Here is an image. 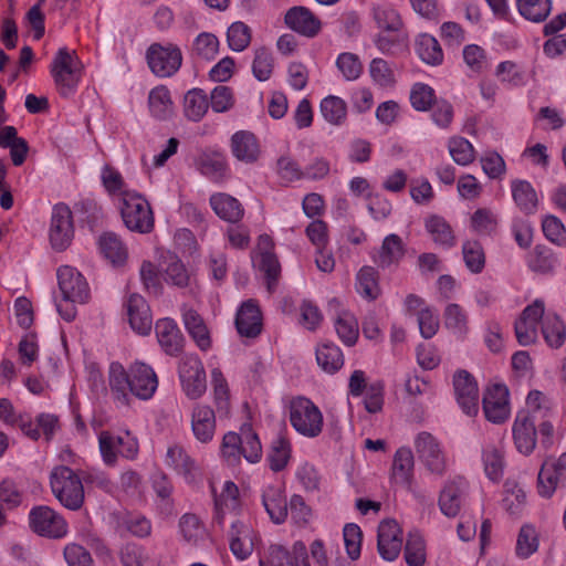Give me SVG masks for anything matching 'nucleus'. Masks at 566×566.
Segmentation results:
<instances>
[{
    "label": "nucleus",
    "instance_id": "f257e3e1",
    "mask_svg": "<svg viewBox=\"0 0 566 566\" xmlns=\"http://www.w3.org/2000/svg\"><path fill=\"white\" fill-rule=\"evenodd\" d=\"M108 385L114 401L118 406H127L129 394L142 400L150 399L158 387V378L147 364L135 361L125 370L120 363L113 361L108 369Z\"/></svg>",
    "mask_w": 566,
    "mask_h": 566
},
{
    "label": "nucleus",
    "instance_id": "f03ea898",
    "mask_svg": "<svg viewBox=\"0 0 566 566\" xmlns=\"http://www.w3.org/2000/svg\"><path fill=\"white\" fill-rule=\"evenodd\" d=\"M50 486L55 499L67 510L78 511L85 500L81 476L67 465H56L50 473Z\"/></svg>",
    "mask_w": 566,
    "mask_h": 566
},
{
    "label": "nucleus",
    "instance_id": "7ed1b4c3",
    "mask_svg": "<svg viewBox=\"0 0 566 566\" xmlns=\"http://www.w3.org/2000/svg\"><path fill=\"white\" fill-rule=\"evenodd\" d=\"M50 72L62 97L69 98L76 93L83 75V65L74 51L71 52L67 48L59 49L52 59Z\"/></svg>",
    "mask_w": 566,
    "mask_h": 566
},
{
    "label": "nucleus",
    "instance_id": "20e7f679",
    "mask_svg": "<svg viewBox=\"0 0 566 566\" xmlns=\"http://www.w3.org/2000/svg\"><path fill=\"white\" fill-rule=\"evenodd\" d=\"M120 216L124 224L138 233H149L154 229V214L149 202L135 191H123Z\"/></svg>",
    "mask_w": 566,
    "mask_h": 566
},
{
    "label": "nucleus",
    "instance_id": "39448f33",
    "mask_svg": "<svg viewBox=\"0 0 566 566\" xmlns=\"http://www.w3.org/2000/svg\"><path fill=\"white\" fill-rule=\"evenodd\" d=\"M290 422L300 434L316 438L323 430V413L308 398L296 397L290 403Z\"/></svg>",
    "mask_w": 566,
    "mask_h": 566
},
{
    "label": "nucleus",
    "instance_id": "423d86ee",
    "mask_svg": "<svg viewBox=\"0 0 566 566\" xmlns=\"http://www.w3.org/2000/svg\"><path fill=\"white\" fill-rule=\"evenodd\" d=\"M146 61L157 77H171L182 64V52L175 43H153L146 51Z\"/></svg>",
    "mask_w": 566,
    "mask_h": 566
},
{
    "label": "nucleus",
    "instance_id": "0eeeda50",
    "mask_svg": "<svg viewBox=\"0 0 566 566\" xmlns=\"http://www.w3.org/2000/svg\"><path fill=\"white\" fill-rule=\"evenodd\" d=\"M413 443L418 460L426 470L442 478L448 470V459L440 441L430 432L422 431L416 436Z\"/></svg>",
    "mask_w": 566,
    "mask_h": 566
},
{
    "label": "nucleus",
    "instance_id": "6e6552de",
    "mask_svg": "<svg viewBox=\"0 0 566 566\" xmlns=\"http://www.w3.org/2000/svg\"><path fill=\"white\" fill-rule=\"evenodd\" d=\"M184 392L189 399H199L207 389L206 370L197 355H185L178 366Z\"/></svg>",
    "mask_w": 566,
    "mask_h": 566
},
{
    "label": "nucleus",
    "instance_id": "1a4fd4ad",
    "mask_svg": "<svg viewBox=\"0 0 566 566\" xmlns=\"http://www.w3.org/2000/svg\"><path fill=\"white\" fill-rule=\"evenodd\" d=\"M30 528L48 538H62L69 532L64 517L46 505L34 506L29 513Z\"/></svg>",
    "mask_w": 566,
    "mask_h": 566
},
{
    "label": "nucleus",
    "instance_id": "9d476101",
    "mask_svg": "<svg viewBox=\"0 0 566 566\" xmlns=\"http://www.w3.org/2000/svg\"><path fill=\"white\" fill-rule=\"evenodd\" d=\"M74 237L73 216L65 203H57L52 209L49 240L55 251H64Z\"/></svg>",
    "mask_w": 566,
    "mask_h": 566
},
{
    "label": "nucleus",
    "instance_id": "9b49d317",
    "mask_svg": "<svg viewBox=\"0 0 566 566\" xmlns=\"http://www.w3.org/2000/svg\"><path fill=\"white\" fill-rule=\"evenodd\" d=\"M557 489H566V452L559 458L546 459L537 475V491L551 497Z\"/></svg>",
    "mask_w": 566,
    "mask_h": 566
},
{
    "label": "nucleus",
    "instance_id": "f8f14e48",
    "mask_svg": "<svg viewBox=\"0 0 566 566\" xmlns=\"http://www.w3.org/2000/svg\"><path fill=\"white\" fill-rule=\"evenodd\" d=\"M274 242L268 234H261L258 239L253 262L264 273L269 292H273L281 274V264L274 253Z\"/></svg>",
    "mask_w": 566,
    "mask_h": 566
},
{
    "label": "nucleus",
    "instance_id": "ddd939ff",
    "mask_svg": "<svg viewBox=\"0 0 566 566\" xmlns=\"http://www.w3.org/2000/svg\"><path fill=\"white\" fill-rule=\"evenodd\" d=\"M453 390L462 411L472 417L479 411V389L473 376L464 369L453 375Z\"/></svg>",
    "mask_w": 566,
    "mask_h": 566
},
{
    "label": "nucleus",
    "instance_id": "4468645a",
    "mask_svg": "<svg viewBox=\"0 0 566 566\" xmlns=\"http://www.w3.org/2000/svg\"><path fill=\"white\" fill-rule=\"evenodd\" d=\"M57 282L64 298L84 304L91 296L85 277L74 268L63 265L57 270Z\"/></svg>",
    "mask_w": 566,
    "mask_h": 566
},
{
    "label": "nucleus",
    "instance_id": "2eb2a0df",
    "mask_svg": "<svg viewBox=\"0 0 566 566\" xmlns=\"http://www.w3.org/2000/svg\"><path fill=\"white\" fill-rule=\"evenodd\" d=\"M485 418L493 423L504 422L510 415L509 389L505 385L490 386L482 400Z\"/></svg>",
    "mask_w": 566,
    "mask_h": 566
},
{
    "label": "nucleus",
    "instance_id": "dca6fc26",
    "mask_svg": "<svg viewBox=\"0 0 566 566\" xmlns=\"http://www.w3.org/2000/svg\"><path fill=\"white\" fill-rule=\"evenodd\" d=\"M512 433L514 444L518 452L528 455L534 451L537 431L534 416L530 411L521 410L516 413Z\"/></svg>",
    "mask_w": 566,
    "mask_h": 566
},
{
    "label": "nucleus",
    "instance_id": "f3484780",
    "mask_svg": "<svg viewBox=\"0 0 566 566\" xmlns=\"http://www.w3.org/2000/svg\"><path fill=\"white\" fill-rule=\"evenodd\" d=\"M378 552L388 562L395 560L401 551L402 532L395 520L382 521L378 526Z\"/></svg>",
    "mask_w": 566,
    "mask_h": 566
},
{
    "label": "nucleus",
    "instance_id": "a211bd4d",
    "mask_svg": "<svg viewBox=\"0 0 566 566\" xmlns=\"http://www.w3.org/2000/svg\"><path fill=\"white\" fill-rule=\"evenodd\" d=\"M284 22L289 29L306 38H315L322 29L321 20L308 8L302 6L290 8Z\"/></svg>",
    "mask_w": 566,
    "mask_h": 566
},
{
    "label": "nucleus",
    "instance_id": "6ab92c4d",
    "mask_svg": "<svg viewBox=\"0 0 566 566\" xmlns=\"http://www.w3.org/2000/svg\"><path fill=\"white\" fill-rule=\"evenodd\" d=\"M128 322L133 331L139 335H148L153 326L150 307L139 294L129 295L126 302Z\"/></svg>",
    "mask_w": 566,
    "mask_h": 566
},
{
    "label": "nucleus",
    "instance_id": "aec40b11",
    "mask_svg": "<svg viewBox=\"0 0 566 566\" xmlns=\"http://www.w3.org/2000/svg\"><path fill=\"white\" fill-rule=\"evenodd\" d=\"M465 490L467 482L463 478L446 482L438 500L441 513L448 517H455L461 510Z\"/></svg>",
    "mask_w": 566,
    "mask_h": 566
},
{
    "label": "nucleus",
    "instance_id": "412c9836",
    "mask_svg": "<svg viewBox=\"0 0 566 566\" xmlns=\"http://www.w3.org/2000/svg\"><path fill=\"white\" fill-rule=\"evenodd\" d=\"M235 327L240 336L254 338L262 331V315L253 301L244 302L235 316Z\"/></svg>",
    "mask_w": 566,
    "mask_h": 566
},
{
    "label": "nucleus",
    "instance_id": "4be33fe9",
    "mask_svg": "<svg viewBox=\"0 0 566 566\" xmlns=\"http://www.w3.org/2000/svg\"><path fill=\"white\" fill-rule=\"evenodd\" d=\"M155 332L158 343L166 354L176 356L180 353L184 336L172 318L158 319L155 324Z\"/></svg>",
    "mask_w": 566,
    "mask_h": 566
},
{
    "label": "nucleus",
    "instance_id": "5701e85b",
    "mask_svg": "<svg viewBox=\"0 0 566 566\" xmlns=\"http://www.w3.org/2000/svg\"><path fill=\"white\" fill-rule=\"evenodd\" d=\"M191 429L201 443L210 442L216 432V413L207 405H196L191 413Z\"/></svg>",
    "mask_w": 566,
    "mask_h": 566
},
{
    "label": "nucleus",
    "instance_id": "b1692460",
    "mask_svg": "<svg viewBox=\"0 0 566 566\" xmlns=\"http://www.w3.org/2000/svg\"><path fill=\"white\" fill-rule=\"evenodd\" d=\"M406 249L401 238L391 233L385 237L379 250L373 254L375 264L380 269L398 265L405 256Z\"/></svg>",
    "mask_w": 566,
    "mask_h": 566
},
{
    "label": "nucleus",
    "instance_id": "393cba45",
    "mask_svg": "<svg viewBox=\"0 0 566 566\" xmlns=\"http://www.w3.org/2000/svg\"><path fill=\"white\" fill-rule=\"evenodd\" d=\"M231 153L242 163L253 164L260 156V144L254 134L248 130H239L231 137Z\"/></svg>",
    "mask_w": 566,
    "mask_h": 566
},
{
    "label": "nucleus",
    "instance_id": "a878e982",
    "mask_svg": "<svg viewBox=\"0 0 566 566\" xmlns=\"http://www.w3.org/2000/svg\"><path fill=\"white\" fill-rule=\"evenodd\" d=\"M241 509L239 489L232 481H227L220 495L214 497V521L223 525L228 514L238 515Z\"/></svg>",
    "mask_w": 566,
    "mask_h": 566
},
{
    "label": "nucleus",
    "instance_id": "bb28decb",
    "mask_svg": "<svg viewBox=\"0 0 566 566\" xmlns=\"http://www.w3.org/2000/svg\"><path fill=\"white\" fill-rule=\"evenodd\" d=\"M209 203L214 213L227 222L238 223L244 216V208L241 202L229 193H213Z\"/></svg>",
    "mask_w": 566,
    "mask_h": 566
},
{
    "label": "nucleus",
    "instance_id": "cd10ccee",
    "mask_svg": "<svg viewBox=\"0 0 566 566\" xmlns=\"http://www.w3.org/2000/svg\"><path fill=\"white\" fill-rule=\"evenodd\" d=\"M181 313L185 327L191 338L201 350H208L211 347V338L201 315L196 310L187 305H182Z\"/></svg>",
    "mask_w": 566,
    "mask_h": 566
},
{
    "label": "nucleus",
    "instance_id": "c85d7f7f",
    "mask_svg": "<svg viewBox=\"0 0 566 566\" xmlns=\"http://www.w3.org/2000/svg\"><path fill=\"white\" fill-rule=\"evenodd\" d=\"M251 527L242 521L234 520L229 532L230 549L240 560L247 559L253 552Z\"/></svg>",
    "mask_w": 566,
    "mask_h": 566
},
{
    "label": "nucleus",
    "instance_id": "c756f323",
    "mask_svg": "<svg viewBox=\"0 0 566 566\" xmlns=\"http://www.w3.org/2000/svg\"><path fill=\"white\" fill-rule=\"evenodd\" d=\"M262 503L273 523L285 522L289 509L286 497L280 488L273 485L265 488L262 493Z\"/></svg>",
    "mask_w": 566,
    "mask_h": 566
},
{
    "label": "nucleus",
    "instance_id": "7c9ffc66",
    "mask_svg": "<svg viewBox=\"0 0 566 566\" xmlns=\"http://www.w3.org/2000/svg\"><path fill=\"white\" fill-rule=\"evenodd\" d=\"M528 269L537 274L549 275L555 272L558 259L546 245L537 244L526 256Z\"/></svg>",
    "mask_w": 566,
    "mask_h": 566
},
{
    "label": "nucleus",
    "instance_id": "2f4dec72",
    "mask_svg": "<svg viewBox=\"0 0 566 566\" xmlns=\"http://www.w3.org/2000/svg\"><path fill=\"white\" fill-rule=\"evenodd\" d=\"M415 458L408 447L399 448L392 460L391 478L395 483L410 485L413 478Z\"/></svg>",
    "mask_w": 566,
    "mask_h": 566
},
{
    "label": "nucleus",
    "instance_id": "473e14b6",
    "mask_svg": "<svg viewBox=\"0 0 566 566\" xmlns=\"http://www.w3.org/2000/svg\"><path fill=\"white\" fill-rule=\"evenodd\" d=\"M512 197L518 209L525 214L537 210L538 198L534 187L527 180L514 179L511 182Z\"/></svg>",
    "mask_w": 566,
    "mask_h": 566
},
{
    "label": "nucleus",
    "instance_id": "72a5a7b5",
    "mask_svg": "<svg viewBox=\"0 0 566 566\" xmlns=\"http://www.w3.org/2000/svg\"><path fill=\"white\" fill-rule=\"evenodd\" d=\"M199 170L214 182L224 180L229 171L226 155L220 151L203 154L199 159Z\"/></svg>",
    "mask_w": 566,
    "mask_h": 566
},
{
    "label": "nucleus",
    "instance_id": "f704fd0d",
    "mask_svg": "<svg viewBox=\"0 0 566 566\" xmlns=\"http://www.w3.org/2000/svg\"><path fill=\"white\" fill-rule=\"evenodd\" d=\"M101 253L114 265H122L127 259V249L114 232H105L98 239Z\"/></svg>",
    "mask_w": 566,
    "mask_h": 566
},
{
    "label": "nucleus",
    "instance_id": "c9c22d12",
    "mask_svg": "<svg viewBox=\"0 0 566 566\" xmlns=\"http://www.w3.org/2000/svg\"><path fill=\"white\" fill-rule=\"evenodd\" d=\"M148 107L150 114L157 119L164 120L171 116L174 103L167 86L158 85L149 92Z\"/></svg>",
    "mask_w": 566,
    "mask_h": 566
},
{
    "label": "nucleus",
    "instance_id": "e433bc0d",
    "mask_svg": "<svg viewBox=\"0 0 566 566\" xmlns=\"http://www.w3.org/2000/svg\"><path fill=\"white\" fill-rule=\"evenodd\" d=\"M542 334L551 348H560L566 340V325L557 314L549 313L542 321Z\"/></svg>",
    "mask_w": 566,
    "mask_h": 566
},
{
    "label": "nucleus",
    "instance_id": "4c0bfd02",
    "mask_svg": "<svg viewBox=\"0 0 566 566\" xmlns=\"http://www.w3.org/2000/svg\"><path fill=\"white\" fill-rule=\"evenodd\" d=\"M443 322L453 335L463 338L469 332V315L457 303H449L443 311Z\"/></svg>",
    "mask_w": 566,
    "mask_h": 566
},
{
    "label": "nucleus",
    "instance_id": "58836bf2",
    "mask_svg": "<svg viewBox=\"0 0 566 566\" xmlns=\"http://www.w3.org/2000/svg\"><path fill=\"white\" fill-rule=\"evenodd\" d=\"M316 361L325 373L335 374L344 365V355L335 344L324 343L316 348Z\"/></svg>",
    "mask_w": 566,
    "mask_h": 566
},
{
    "label": "nucleus",
    "instance_id": "ea45409f",
    "mask_svg": "<svg viewBox=\"0 0 566 566\" xmlns=\"http://www.w3.org/2000/svg\"><path fill=\"white\" fill-rule=\"evenodd\" d=\"M424 226L436 244L446 248H451L455 244L452 228L442 217L432 214L426 219Z\"/></svg>",
    "mask_w": 566,
    "mask_h": 566
},
{
    "label": "nucleus",
    "instance_id": "a19ab883",
    "mask_svg": "<svg viewBox=\"0 0 566 566\" xmlns=\"http://www.w3.org/2000/svg\"><path fill=\"white\" fill-rule=\"evenodd\" d=\"M209 102L207 94L201 88L188 91L184 98L185 116L192 122H199L208 112Z\"/></svg>",
    "mask_w": 566,
    "mask_h": 566
},
{
    "label": "nucleus",
    "instance_id": "79ce46f5",
    "mask_svg": "<svg viewBox=\"0 0 566 566\" xmlns=\"http://www.w3.org/2000/svg\"><path fill=\"white\" fill-rule=\"evenodd\" d=\"M319 111L323 118L332 125L340 126L347 118L346 102L335 95H328L321 101Z\"/></svg>",
    "mask_w": 566,
    "mask_h": 566
},
{
    "label": "nucleus",
    "instance_id": "37998d69",
    "mask_svg": "<svg viewBox=\"0 0 566 566\" xmlns=\"http://www.w3.org/2000/svg\"><path fill=\"white\" fill-rule=\"evenodd\" d=\"M416 52L421 61L429 65H439L443 61V52L438 40L429 34L418 36Z\"/></svg>",
    "mask_w": 566,
    "mask_h": 566
},
{
    "label": "nucleus",
    "instance_id": "c03bdc74",
    "mask_svg": "<svg viewBox=\"0 0 566 566\" xmlns=\"http://www.w3.org/2000/svg\"><path fill=\"white\" fill-rule=\"evenodd\" d=\"M335 331L339 339L347 346L356 344L359 335L358 322L348 311H342L334 319Z\"/></svg>",
    "mask_w": 566,
    "mask_h": 566
},
{
    "label": "nucleus",
    "instance_id": "a18cd8bd",
    "mask_svg": "<svg viewBox=\"0 0 566 566\" xmlns=\"http://www.w3.org/2000/svg\"><path fill=\"white\" fill-rule=\"evenodd\" d=\"M356 290L367 300H376L380 294L378 273L373 266H363L356 275Z\"/></svg>",
    "mask_w": 566,
    "mask_h": 566
},
{
    "label": "nucleus",
    "instance_id": "49530a36",
    "mask_svg": "<svg viewBox=\"0 0 566 566\" xmlns=\"http://www.w3.org/2000/svg\"><path fill=\"white\" fill-rule=\"evenodd\" d=\"M163 275L167 284L179 289L187 287L190 282L188 270L186 269L182 261L176 255H170L167 259Z\"/></svg>",
    "mask_w": 566,
    "mask_h": 566
},
{
    "label": "nucleus",
    "instance_id": "de8ad7c7",
    "mask_svg": "<svg viewBox=\"0 0 566 566\" xmlns=\"http://www.w3.org/2000/svg\"><path fill=\"white\" fill-rule=\"evenodd\" d=\"M166 464L174 469L178 474L186 479L191 476L196 469L195 461L189 457L184 448L179 446L169 447L166 454Z\"/></svg>",
    "mask_w": 566,
    "mask_h": 566
},
{
    "label": "nucleus",
    "instance_id": "09e8293b",
    "mask_svg": "<svg viewBox=\"0 0 566 566\" xmlns=\"http://www.w3.org/2000/svg\"><path fill=\"white\" fill-rule=\"evenodd\" d=\"M520 14L532 22L544 21L552 10L551 0H516Z\"/></svg>",
    "mask_w": 566,
    "mask_h": 566
},
{
    "label": "nucleus",
    "instance_id": "8fccbe9b",
    "mask_svg": "<svg viewBox=\"0 0 566 566\" xmlns=\"http://www.w3.org/2000/svg\"><path fill=\"white\" fill-rule=\"evenodd\" d=\"M405 560L408 566H423L426 563V544L421 534L410 532L405 546Z\"/></svg>",
    "mask_w": 566,
    "mask_h": 566
},
{
    "label": "nucleus",
    "instance_id": "3c124183",
    "mask_svg": "<svg viewBox=\"0 0 566 566\" xmlns=\"http://www.w3.org/2000/svg\"><path fill=\"white\" fill-rule=\"evenodd\" d=\"M291 455L290 442L282 436H277L271 443L268 454L270 469L274 472L283 470Z\"/></svg>",
    "mask_w": 566,
    "mask_h": 566
},
{
    "label": "nucleus",
    "instance_id": "603ef678",
    "mask_svg": "<svg viewBox=\"0 0 566 566\" xmlns=\"http://www.w3.org/2000/svg\"><path fill=\"white\" fill-rule=\"evenodd\" d=\"M482 460L488 478L494 482L500 481L504 472V457L502 451L494 446H488L483 449Z\"/></svg>",
    "mask_w": 566,
    "mask_h": 566
},
{
    "label": "nucleus",
    "instance_id": "864d4df0",
    "mask_svg": "<svg viewBox=\"0 0 566 566\" xmlns=\"http://www.w3.org/2000/svg\"><path fill=\"white\" fill-rule=\"evenodd\" d=\"M219 50L218 38L209 32H202L197 35L192 44L193 54L201 60L211 61L216 57Z\"/></svg>",
    "mask_w": 566,
    "mask_h": 566
},
{
    "label": "nucleus",
    "instance_id": "5fc2aeb1",
    "mask_svg": "<svg viewBox=\"0 0 566 566\" xmlns=\"http://www.w3.org/2000/svg\"><path fill=\"white\" fill-rule=\"evenodd\" d=\"M374 19L378 28L397 32L402 28V20L398 11L391 7L378 6L373 9Z\"/></svg>",
    "mask_w": 566,
    "mask_h": 566
},
{
    "label": "nucleus",
    "instance_id": "6e6d98bb",
    "mask_svg": "<svg viewBox=\"0 0 566 566\" xmlns=\"http://www.w3.org/2000/svg\"><path fill=\"white\" fill-rule=\"evenodd\" d=\"M538 548V536L532 525H523L520 530L516 541V555L521 558H527Z\"/></svg>",
    "mask_w": 566,
    "mask_h": 566
},
{
    "label": "nucleus",
    "instance_id": "4d7b16f0",
    "mask_svg": "<svg viewBox=\"0 0 566 566\" xmlns=\"http://www.w3.org/2000/svg\"><path fill=\"white\" fill-rule=\"evenodd\" d=\"M228 45L232 51L241 52L251 42V30L250 28L241 22H233L227 31Z\"/></svg>",
    "mask_w": 566,
    "mask_h": 566
},
{
    "label": "nucleus",
    "instance_id": "13d9d810",
    "mask_svg": "<svg viewBox=\"0 0 566 566\" xmlns=\"http://www.w3.org/2000/svg\"><path fill=\"white\" fill-rule=\"evenodd\" d=\"M463 260L472 273H481L485 265V255L478 241H467L462 247Z\"/></svg>",
    "mask_w": 566,
    "mask_h": 566
},
{
    "label": "nucleus",
    "instance_id": "bf43d9fd",
    "mask_svg": "<svg viewBox=\"0 0 566 566\" xmlns=\"http://www.w3.org/2000/svg\"><path fill=\"white\" fill-rule=\"evenodd\" d=\"M214 403L219 412L228 415L229 412V388L226 378L220 369L214 368L211 371Z\"/></svg>",
    "mask_w": 566,
    "mask_h": 566
},
{
    "label": "nucleus",
    "instance_id": "052dcab7",
    "mask_svg": "<svg viewBox=\"0 0 566 566\" xmlns=\"http://www.w3.org/2000/svg\"><path fill=\"white\" fill-rule=\"evenodd\" d=\"M449 153L452 159L461 166H467L474 160V148L472 144L463 137H452L449 140Z\"/></svg>",
    "mask_w": 566,
    "mask_h": 566
},
{
    "label": "nucleus",
    "instance_id": "680f3d73",
    "mask_svg": "<svg viewBox=\"0 0 566 566\" xmlns=\"http://www.w3.org/2000/svg\"><path fill=\"white\" fill-rule=\"evenodd\" d=\"M242 455L250 463H256L262 457V446L258 434L250 426H243V441L241 446Z\"/></svg>",
    "mask_w": 566,
    "mask_h": 566
},
{
    "label": "nucleus",
    "instance_id": "e2e57ef3",
    "mask_svg": "<svg viewBox=\"0 0 566 566\" xmlns=\"http://www.w3.org/2000/svg\"><path fill=\"white\" fill-rule=\"evenodd\" d=\"M273 71V56L265 48L255 50L254 60L252 63V73L258 81H266L270 78Z\"/></svg>",
    "mask_w": 566,
    "mask_h": 566
},
{
    "label": "nucleus",
    "instance_id": "0e129e2a",
    "mask_svg": "<svg viewBox=\"0 0 566 566\" xmlns=\"http://www.w3.org/2000/svg\"><path fill=\"white\" fill-rule=\"evenodd\" d=\"M336 66L347 81L357 80L363 73L359 57L350 52L340 53L336 60Z\"/></svg>",
    "mask_w": 566,
    "mask_h": 566
},
{
    "label": "nucleus",
    "instance_id": "69168bd1",
    "mask_svg": "<svg viewBox=\"0 0 566 566\" xmlns=\"http://www.w3.org/2000/svg\"><path fill=\"white\" fill-rule=\"evenodd\" d=\"M434 102V91L432 87L423 83H416L412 86L410 103L415 109L420 112L428 111Z\"/></svg>",
    "mask_w": 566,
    "mask_h": 566
},
{
    "label": "nucleus",
    "instance_id": "338daca9",
    "mask_svg": "<svg viewBox=\"0 0 566 566\" xmlns=\"http://www.w3.org/2000/svg\"><path fill=\"white\" fill-rule=\"evenodd\" d=\"M343 537L345 543V548L348 557L352 560H356L360 556L361 548V531L357 524H346L343 530Z\"/></svg>",
    "mask_w": 566,
    "mask_h": 566
},
{
    "label": "nucleus",
    "instance_id": "774afa93",
    "mask_svg": "<svg viewBox=\"0 0 566 566\" xmlns=\"http://www.w3.org/2000/svg\"><path fill=\"white\" fill-rule=\"evenodd\" d=\"M63 555L69 566H94L91 553L80 544H67L64 547Z\"/></svg>",
    "mask_w": 566,
    "mask_h": 566
}]
</instances>
